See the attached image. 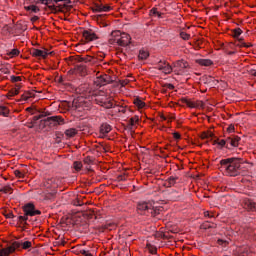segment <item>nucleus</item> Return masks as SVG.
Returning <instances> with one entry per match:
<instances>
[{
  "mask_svg": "<svg viewBox=\"0 0 256 256\" xmlns=\"http://www.w3.org/2000/svg\"><path fill=\"white\" fill-rule=\"evenodd\" d=\"M11 255V252L9 251V247L0 249V256H8Z\"/></svg>",
  "mask_w": 256,
  "mask_h": 256,
  "instance_id": "obj_35",
  "label": "nucleus"
},
{
  "mask_svg": "<svg viewBox=\"0 0 256 256\" xmlns=\"http://www.w3.org/2000/svg\"><path fill=\"white\" fill-rule=\"evenodd\" d=\"M111 9V6L100 3V13H109Z\"/></svg>",
  "mask_w": 256,
  "mask_h": 256,
  "instance_id": "obj_27",
  "label": "nucleus"
},
{
  "mask_svg": "<svg viewBox=\"0 0 256 256\" xmlns=\"http://www.w3.org/2000/svg\"><path fill=\"white\" fill-rule=\"evenodd\" d=\"M233 36L234 37H239L241 35V33H243V30H241V28H237L233 31Z\"/></svg>",
  "mask_w": 256,
  "mask_h": 256,
  "instance_id": "obj_44",
  "label": "nucleus"
},
{
  "mask_svg": "<svg viewBox=\"0 0 256 256\" xmlns=\"http://www.w3.org/2000/svg\"><path fill=\"white\" fill-rule=\"evenodd\" d=\"M8 249L10 254L15 253V251H31L33 249V240L27 238L15 240L8 246Z\"/></svg>",
  "mask_w": 256,
  "mask_h": 256,
  "instance_id": "obj_3",
  "label": "nucleus"
},
{
  "mask_svg": "<svg viewBox=\"0 0 256 256\" xmlns=\"http://www.w3.org/2000/svg\"><path fill=\"white\" fill-rule=\"evenodd\" d=\"M75 61H77L78 63H83L84 57L76 56V57H75Z\"/></svg>",
  "mask_w": 256,
  "mask_h": 256,
  "instance_id": "obj_54",
  "label": "nucleus"
},
{
  "mask_svg": "<svg viewBox=\"0 0 256 256\" xmlns=\"http://www.w3.org/2000/svg\"><path fill=\"white\" fill-rule=\"evenodd\" d=\"M32 23H35V21H39V17L38 16H34L31 18Z\"/></svg>",
  "mask_w": 256,
  "mask_h": 256,
  "instance_id": "obj_59",
  "label": "nucleus"
},
{
  "mask_svg": "<svg viewBox=\"0 0 256 256\" xmlns=\"http://www.w3.org/2000/svg\"><path fill=\"white\" fill-rule=\"evenodd\" d=\"M0 115H2L3 117H8L9 108H7L6 106H0Z\"/></svg>",
  "mask_w": 256,
  "mask_h": 256,
  "instance_id": "obj_30",
  "label": "nucleus"
},
{
  "mask_svg": "<svg viewBox=\"0 0 256 256\" xmlns=\"http://www.w3.org/2000/svg\"><path fill=\"white\" fill-rule=\"evenodd\" d=\"M82 37L85 39L86 43H91V41H97V39H99V36H97L92 29L83 30Z\"/></svg>",
  "mask_w": 256,
  "mask_h": 256,
  "instance_id": "obj_8",
  "label": "nucleus"
},
{
  "mask_svg": "<svg viewBox=\"0 0 256 256\" xmlns=\"http://www.w3.org/2000/svg\"><path fill=\"white\" fill-rule=\"evenodd\" d=\"M94 13H101V3H96L95 6L92 8Z\"/></svg>",
  "mask_w": 256,
  "mask_h": 256,
  "instance_id": "obj_38",
  "label": "nucleus"
},
{
  "mask_svg": "<svg viewBox=\"0 0 256 256\" xmlns=\"http://www.w3.org/2000/svg\"><path fill=\"white\" fill-rule=\"evenodd\" d=\"M218 245H221V247H227L229 245V242L227 240L218 239L217 240Z\"/></svg>",
  "mask_w": 256,
  "mask_h": 256,
  "instance_id": "obj_41",
  "label": "nucleus"
},
{
  "mask_svg": "<svg viewBox=\"0 0 256 256\" xmlns=\"http://www.w3.org/2000/svg\"><path fill=\"white\" fill-rule=\"evenodd\" d=\"M211 81H213V77L208 76V77L206 78V83H211Z\"/></svg>",
  "mask_w": 256,
  "mask_h": 256,
  "instance_id": "obj_60",
  "label": "nucleus"
},
{
  "mask_svg": "<svg viewBox=\"0 0 256 256\" xmlns=\"http://www.w3.org/2000/svg\"><path fill=\"white\" fill-rule=\"evenodd\" d=\"M196 63L202 67H211L213 61L211 59H196Z\"/></svg>",
  "mask_w": 256,
  "mask_h": 256,
  "instance_id": "obj_15",
  "label": "nucleus"
},
{
  "mask_svg": "<svg viewBox=\"0 0 256 256\" xmlns=\"http://www.w3.org/2000/svg\"><path fill=\"white\" fill-rule=\"evenodd\" d=\"M80 253L81 255H84V256H93V254H91L89 251H86V250H81Z\"/></svg>",
  "mask_w": 256,
  "mask_h": 256,
  "instance_id": "obj_53",
  "label": "nucleus"
},
{
  "mask_svg": "<svg viewBox=\"0 0 256 256\" xmlns=\"http://www.w3.org/2000/svg\"><path fill=\"white\" fill-rule=\"evenodd\" d=\"M213 145H219L220 147H227V138L222 140H214Z\"/></svg>",
  "mask_w": 256,
  "mask_h": 256,
  "instance_id": "obj_26",
  "label": "nucleus"
},
{
  "mask_svg": "<svg viewBox=\"0 0 256 256\" xmlns=\"http://www.w3.org/2000/svg\"><path fill=\"white\" fill-rule=\"evenodd\" d=\"M0 193H9V195H11V193H13V188L11 187V185H6L0 189Z\"/></svg>",
  "mask_w": 256,
  "mask_h": 256,
  "instance_id": "obj_24",
  "label": "nucleus"
},
{
  "mask_svg": "<svg viewBox=\"0 0 256 256\" xmlns=\"http://www.w3.org/2000/svg\"><path fill=\"white\" fill-rule=\"evenodd\" d=\"M227 131H228V133H233V132H235V126L230 125V126L228 127Z\"/></svg>",
  "mask_w": 256,
  "mask_h": 256,
  "instance_id": "obj_56",
  "label": "nucleus"
},
{
  "mask_svg": "<svg viewBox=\"0 0 256 256\" xmlns=\"http://www.w3.org/2000/svg\"><path fill=\"white\" fill-rule=\"evenodd\" d=\"M133 103L136 107H138V109H143V107H145V102H143L141 98H135Z\"/></svg>",
  "mask_w": 256,
  "mask_h": 256,
  "instance_id": "obj_23",
  "label": "nucleus"
},
{
  "mask_svg": "<svg viewBox=\"0 0 256 256\" xmlns=\"http://www.w3.org/2000/svg\"><path fill=\"white\" fill-rule=\"evenodd\" d=\"M64 134L67 139H71V138L75 137V135H77V129L69 128V129L65 130Z\"/></svg>",
  "mask_w": 256,
  "mask_h": 256,
  "instance_id": "obj_18",
  "label": "nucleus"
},
{
  "mask_svg": "<svg viewBox=\"0 0 256 256\" xmlns=\"http://www.w3.org/2000/svg\"><path fill=\"white\" fill-rule=\"evenodd\" d=\"M251 75H253L254 77H256V70H251Z\"/></svg>",
  "mask_w": 256,
  "mask_h": 256,
  "instance_id": "obj_64",
  "label": "nucleus"
},
{
  "mask_svg": "<svg viewBox=\"0 0 256 256\" xmlns=\"http://www.w3.org/2000/svg\"><path fill=\"white\" fill-rule=\"evenodd\" d=\"M203 107H205V104L203 103V101L195 102V109H203Z\"/></svg>",
  "mask_w": 256,
  "mask_h": 256,
  "instance_id": "obj_43",
  "label": "nucleus"
},
{
  "mask_svg": "<svg viewBox=\"0 0 256 256\" xmlns=\"http://www.w3.org/2000/svg\"><path fill=\"white\" fill-rule=\"evenodd\" d=\"M150 253H151L152 255H155V253H157V248H152V249H150Z\"/></svg>",
  "mask_w": 256,
  "mask_h": 256,
  "instance_id": "obj_61",
  "label": "nucleus"
},
{
  "mask_svg": "<svg viewBox=\"0 0 256 256\" xmlns=\"http://www.w3.org/2000/svg\"><path fill=\"white\" fill-rule=\"evenodd\" d=\"M173 137L174 139H181V134H179L178 132H174Z\"/></svg>",
  "mask_w": 256,
  "mask_h": 256,
  "instance_id": "obj_57",
  "label": "nucleus"
},
{
  "mask_svg": "<svg viewBox=\"0 0 256 256\" xmlns=\"http://www.w3.org/2000/svg\"><path fill=\"white\" fill-rule=\"evenodd\" d=\"M118 181H127V175L126 174H121L118 176Z\"/></svg>",
  "mask_w": 256,
  "mask_h": 256,
  "instance_id": "obj_50",
  "label": "nucleus"
},
{
  "mask_svg": "<svg viewBox=\"0 0 256 256\" xmlns=\"http://www.w3.org/2000/svg\"><path fill=\"white\" fill-rule=\"evenodd\" d=\"M76 69H77L78 73L81 74L82 76L87 75V66H85V65H77Z\"/></svg>",
  "mask_w": 256,
  "mask_h": 256,
  "instance_id": "obj_21",
  "label": "nucleus"
},
{
  "mask_svg": "<svg viewBox=\"0 0 256 256\" xmlns=\"http://www.w3.org/2000/svg\"><path fill=\"white\" fill-rule=\"evenodd\" d=\"M159 13V11H157V8H152L150 10V15H157Z\"/></svg>",
  "mask_w": 256,
  "mask_h": 256,
  "instance_id": "obj_55",
  "label": "nucleus"
},
{
  "mask_svg": "<svg viewBox=\"0 0 256 256\" xmlns=\"http://www.w3.org/2000/svg\"><path fill=\"white\" fill-rule=\"evenodd\" d=\"M148 57H149V52H147L145 50L139 51L138 59H140V61H145V59H147Z\"/></svg>",
  "mask_w": 256,
  "mask_h": 256,
  "instance_id": "obj_22",
  "label": "nucleus"
},
{
  "mask_svg": "<svg viewBox=\"0 0 256 256\" xmlns=\"http://www.w3.org/2000/svg\"><path fill=\"white\" fill-rule=\"evenodd\" d=\"M111 132V125L105 123L100 126L101 135H107V133Z\"/></svg>",
  "mask_w": 256,
  "mask_h": 256,
  "instance_id": "obj_19",
  "label": "nucleus"
},
{
  "mask_svg": "<svg viewBox=\"0 0 256 256\" xmlns=\"http://www.w3.org/2000/svg\"><path fill=\"white\" fill-rule=\"evenodd\" d=\"M239 252L241 253L240 256H247V253H249V250H247V248H244L239 250Z\"/></svg>",
  "mask_w": 256,
  "mask_h": 256,
  "instance_id": "obj_49",
  "label": "nucleus"
},
{
  "mask_svg": "<svg viewBox=\"0 0 256 256\" xmlns=\"http://www.w3.org/2000/svg\"><path fill=\"white\" fill-rule=\"evenodd\" d=\"M84 163H85V165H92L93 164V159H91V157H86L84 159Z\"/></svg>",
  "mask_w": 256,
  "mask_h": 256,
  "instance_id": "obj_47",
  "label": "nucleus"
},
{
  "mask_svg": "<svg viewBox=\"0 0 256 256\" xmlns=\"http://www.w3.org/2000/svg\"><path fill=\"white\" fill-rule=\"evenodd\" d=\"M110 45H118V47H127L131 45V36L125 32L115 30L109 36Z\"/></svg>",
  "mask_w": 256,
  "mask_h": 256,
  "instance_id": "obj_2",
  "label": "nucleus"
},
{
  "mask_svg": "<svg viewBox=\"0 0 256 256\" xmlns=\"http://www.w3.org/2000/svg\"><path fill=\"white\" fill-rule=\"evenodd\" d=\"M43 117V115L40 116H34V121H39V119H41Z\"/></svg>",
  "mask_w": 256,
  "mask_h": 256,
  "instance_id": "obj_62",
  "label": "nucleus"
},
{
  "mask_svg": "<svg viewBox=\"0 0 256 256\" xmlns=\"http://www.w3.org/2000/svg\"><path fill=\"white\" fill-rule=\"evenodd\" d=\"M180 37L184 41H189V39H191V35H189L187 32H181L180 33Z\"/></svg>",
  "mask_w": 256,
  "mask_h": 256,
  "instance_id": "obj_36",
  "label": "nucleus"
},
{
  "mask_svg": "<svg viewBox=\"0 0 256 256\" xmlns=\"http://www.w3.org/2000/svg\"><path fill=\"white\" fill-rule=\"evenodd\" d=\"M167 89H169L170 91L175 89V86L173 84H167L166 85Z\"/></svg>",
  "mask_w": 256,
  "mask_h": 256,
  "instance_id": "obj_58",
  "label": "nucleus"
},
{
  "mask_svg": "<svg viewBox=\"0 0 256 256\" xmlns=\"http://www.w3.org/2000/svg\"><path fill=\"white\" fill-rule=\"evenodd\" d=\"M108 83H111V77L107 74L97 76L94 80V84L96 85V87H103Z\"/></svg>",
  "mask_w": 256,
  "mask_h": 256,
  "instance_id": "obj_10",
  "label": "nucleus"
},
{
  "mask_svg": "<svg viewBox=\"0 0 256 256\" xmlns=\"http://www.w3.org/2000/svg\"><path fill=\"white\" fill-rule=\"evenodd\" d=\"M23 211L24 214H26L28 217H35V215H41V212L39 210H35V205H33L32 203L24 205Z\"/></svg>",
  "mask_w": 256,
  "mask_h": 256,
  "instance_id": "obj_9",
  "label": "nucleus"
},
{
  "mask_svg": "<svg viewBox=\"0 0 256 256\" xmlns=\"http://www.w3.org/2000/svg\"><path fill=\"white\" fill-rule=\"evenodd\" d=\"M53 199V194L49 193L44 196V201H51Z\"/></svg>",
  "mask_w": 256,
  "mask_h": 256,
  "instance_id": "obj_51",
  "label": "nucleus"
},
{
  "mask_svg": "<svg viewBox=\"0 0 256 256\" xmlns=\"http://www.w3.org/2000/svg\"><path fill=\"white\" fill-rule=\"evenodd\" d=\"M10 79H11L12 83H19V81H21L20 76H11Z\"/></svg>",
  "mask_w": 256,
  "mask_h": 256,
  "instance_id": "obj_46",
  "label": "nucleus"
},
{
  "mask_svg": "<svg viewBox=\"0 0 256 256\" xmlns=\"http://www.w3.org/2000/svg\"><path fill=\"white\" fill-rule=\"evenodd\" d=\"M29 219V216L24 214V216H18L17 221L18 223H21V225H27V220Z\"/></svg>",
  "mask_w": 256,
  "mask_h": 256,
  "instance_id": "obj_25",
  "label": "nucleus"
},
{
  "mask_svg": "<svg viewBox=\"0 0 256 256\" xmlns=\"http://www.w3.org/2000/svg\"><path fill=\"white\" fill-rule=\"evenodd\" d=\"M31 55L33 57H42V59H46V57L49 55V52L40 49H33Z\"/></svg>",
  "mask_w": 256,
  "mask_h": 256,
  "instance_id": "obj_13",
  "label": "nucleus"
},
{
  "mask_svg": "<svg viewBox=\"0 0 256 256\" xmlns=\"http://www.w3.org/2000/svg\"><path fill=\"white\" fill-rule=\"evenodd\" d=\"M238 47H246L248 49L249 47H253V44H247V43L243 42V39H240Z\"/></svg>",
  "mask_w": 256,
  "mask_h": 256,
  "instance_id": "obj_37",
  "label": "nucleus"
},
{
  "mask_svg": "<svg viewBox=\"0 0 256 256\" xmlns=\"http://www.w3.org/2000/svg\"><path fill=\"white\" fill-rule=\"evenodd\" d=\"M74 169L75 171H81V169H83V163L79 162V161H75L73 163Z\"/></svg>",
  "mask_w": 256,
  "mask_h": 256,
  "instance_id": "obj_34",
  "label": "nucleus"
},
{
  "mask_svg": "<svg viewBox=\"0 0 256 256\" xmlns=\"http://www.w3.org/2000/svg\"><path fill=\"white\" fill-rule=\"evenodd\" d=\"M152 204L150 202L141 201L137 204V213L139 215H149Z\"/></svg>",
  "mask_w": 256,
  "mask_h": 256,
  "instance_id": "obj_6",
  "label": "nucleus"
},
{
  "mask_svg": "<svg viewBox=\"0 0 256 256\" xmlns=\"http://www.w3.org/2000/svg\"><path fill=\"white\" fill-rule=\"evenodd\" d=\"M187 67H189V64L184 60H179L174 63V71L178 74L181 73L183 69H187Z\"/></svg>",
  "mask_w": 256,
  "mask_h": 256,
  "instance_id": "obj_11",
  "label": "nucleus"
},
{
  "mask_svg": "<svg viewBox=\"0 0 256 256\" xmlns=\"http://www.w3.org/2000/svg\"><path fill=\"white\" fill-rule=\"evenodd\" d=\"M178 179L179 177L177 176H170L164 183V187H173L177 183Z\"/></svg>",
  "mask_w": 256,
  "mask_h": 256,
  "instance_id": "obj_14",
  "label": "nucleus"
},
{
  "mask_svg": "<svg viewBox=\"0 0 256 256\" xmlns=\"http://www.w3.org/2000/svg\"><path fill=\"white\" fill-rule=\"evenodd\" d=\"M17 55H19V50L17 49H12L9 53L10 57H17Z\"/></svg>",
  "mask_w": 256,
  "mask_h": 256,
  "instance_id": "obj_45",
  "label": "nucleus"
},
{
  "mask_svg": "<svg viewBox=\"0 0 256 256\" xmlns=\"http://www.w3.org/2000/svg\"><path fill=\"white\" fill-rule=\"evenodd\" d=\"M156 15H157L158 19H163V13L158 12V14H156Z\"/></svg>",
  "mask_w": 256,
  "mask_h": 256,
  "instance_id": "obj_63",
  "label": "nucleus"
},
{
  "mask_svg": "<svg viewBox=\"0 0 256 256\" xmlns=\"http://www.w3.org/2000/svg\"><path fill=\"white\" fill-rule=\"evenodd\" d=\"M26 11H32V13H39V7L30 5L25 7Z\"/></svg>",
  "mask_w": 256,
  "mask_h": 256,
  "instance_id": "obj_32",
  "label": "nucleus"
},
{
  "mask_svg": "<svg viewBox=\"0 0 256 256\" xmlns=\"http://www.w3.org/2000/svg\"><path fill=\"white\" fill-rule=\"evenodd\" d=\"M243 163V159L237 157L226 158L220 161L221 170L224 171L228 177L241 175V171L243 170L241 165H243Z\"/></svg>",
  "mask_w": 256,
  "mask_h": 256,
  "instance_id": "obj_1",
  "label": "nucleus"
},
{
  "mask_svg": "<svg viewBox=\"0 0 256 256\" xmlns=\"http://www.w3.org/2000/svg\"><path fill=\"white\" fill-rule=\"evenodd\" d=\"M39 3H41L42 5H47L48 9H50L52 13L57 11V6L51 5V3H53V0H39Z\"/></svg>",
  "mask_w": 256,
  "mask_h": 256,
  "instance_id": "obj_16",
  "label": "nucleus"
},
{
  "mask_svg": "<svg viewBox=\"0 0 256 256\" xmlns=\"http://www.w3.org/2000/svg\"><path fill=\"white\" fill-rule=\"evenodd\" d=\"M226 139H227L226 149H231V147H239V143H241V137L235 134H232L226 137Z\"/></svg>",
  "mask_w": 256,
  "mask_h": 256,
  "instance_id": "obj_7",
  "label": "nucleus"
},
{
  "mask_svg": "<svg viewBox=\"0 0 256 256\" xmlns=\"http://www.w3.org/2000/svg\"><path fill=\"white\" fill-rule=\"evenodd\" d=\"M121 87H125V85H129V79H124L120 81Z\"/></svg>",
  "mask_w": 256,
  "mask_h": 256,
  "instance_id": "obj_52",
  "label": "nucleus"
},
{
  "mask_svg": "<svg viewBox=\"0 0 256 256\" xmlns=\"http://www.w3.org/2000/svg\"><path fill=\"white\" fill-rule=\"evenodd\" d=\"M184 103L185 105H187V107H190L191 109H195V102L185 99Z\"/></svg>",
  "mask_w": 256,
  "mask_h": 256,
  "instance_id": "obj_39",
  "label": "nucleus"
},
{
  "mask_svg": "<svg viewBox=\"0 0 256 256\" xmlns=\"http://www.w3.org/2000/svg\"><path fill=\"white\" fill-rule=\"evenodd\" d=\"M15 95H19V88H13L10 90L7 94L8 99H11V97H15Z\"/></svg>",
  "mask_w": 256,
  "mask_h": 256,
  "instance_id": "obj_28",
  "label": "nucleus"
},
{
  "mask_svg": "<svg viewBox=\"0 0 256 256\" xmlns=\"http://www.w3.org/2000/svg\"><path fill=\"white\" fill-rule=\"evenodd\" d=\"M83 63H89L90 65H96L97 64V58L93 56H85Z\"/></svg>",
  "mask_w": 256,
  "mask_h": 256,
  "instance_id": "obj_20",
  "label": "nucleus"
},
{
  "mask_svg": "<svg viewBox=\"0 0 256 256\" xmlns=\"http://www.w3.org/2000/svg\"><path fill=\"white\" fill-rule=\"evenodd\" d=\"M214 134L212 132H203L201 139H213Z\"/></svg>",
  "mask_w": 256,
  "mask_h": 256,
  "instance_id": "obj_33",
  "label": "nucleus"
},
{
  "mask_svg": "<svg viewBox=\"0 0 256 256\" xmlns=\"http://www.w3.org/2000/svg\"><path fill=\"white\" fill-rule=\"evenodd\" d=\"M161 209L160 208H153V205L150 208L149 215H152V217H157L159 215Z\"/></svg>",
  "mask_w": 256,
  "mask_h": 256,
  "instance_id": "obj_29",
  "label": "nucleus"
},
{
  "mask_svg": "<svg viewBox=\"0 0 256 256\" xmlns=\"http://www.w3.org/2000/svg\"><path fill=\"white\" fill-rule=\"evenodd\" d=\"M173 72V67L171 65L166 64L162 70V73H165V75H169V73Z\"/></svg>",
  "mask_w": 256,
  "mask_h": 256,
  "instance_id": "obj_31",
  "label": "nucleus"
},
{
  "mask_svg": "<svg viewBox=\"0 0 256 256\" xmlns=\"http://www.w3.org/2000/svg\"><path fill=\"white\" fill-rule=\"evenodd\" d=\"M96 105L104 107V109H113V100L107 97V94L103 91H98L93 94Z\"/></svg>",
  "mask_w": 256,
  "mask_h": 256,
  "instance_id": "obj_4",
  "label": "nucleus"
},
{
  "mask_svg": "<svg viewBox=\"0 0 256 256\" xmlns=\"http://www.w3.org/2000/svg\"><path fill=\"white\" fill-rule=\"evenodd\" d=\"M136 123H139V116H134L128 120L129 131H133V127H135Z\"/></svg>",
  "mask_w": 256,
  "mask_h": 256,
  "instance_id": "obj_17",
  "label": "nucleus"
},
{
  "mask_svg": "<svg viewBox=\"0 0 256 256\" xmlns=\"http://www.w3.org/2000/svg\"><path fill=\"white\" fill-rule=\"evenodd\" d=\"M65 123V120L61 116H51L44 120H41V125L43 127H46V125H52L55 127L56 125H63Z\"/></svg>",
  "mask_w": 256,
  "mask_h": 256,
  "instance_id": "obj_5",
  "label": "nucleus"
},
{
  "mask_svg": "<svg viewBox=\"0 0 256 256\" xmlns=\"http://www.w3.org/2000/svg\"><path fill=\"white\" fill-rule=\"evenodd\" d=\"M243 207L247 209V211H256V204L250 199H244Z\"/></svg>",
  "mask_w": 256,
  "mask_h": 256,
  "instance_id": "obj_12",
  "label": "nucleus"
},
{
  "mask_svg": "<svg viewBox=\"0 0 256 256\" xmlns=\"http://www.w3.org/2000/svg\"><path fill=\"white\" fill-rule=\"evenodd\" d=\"M166 65H167V62L160 61L158 62L156 68H158L159 71H163Z\"/></svg>",
  "mask_w": 256,
  "mask_h": 256,
  "instance_id": "obj_40",
  "label": "nucleus"
},
{
  "mask_svg": "<svg viewBox=\"0 0 256 256\" xmlns=\"http://www.w3.org/2000/svg\"><path fill=\"white\" fill-rule=\"evenodd\" d=\"M4 217H6V219H14L15 215H13V212H8L4 214Z\"/></svg>",
  "mask_w": 256,
  "mask_h": 256,
  "instance_id": "obj_48",
  "label": "nucleus"
},
{
  "mask_svg": "<svg viewBox=\"0 0 256 256\" xmlns=\"http://www.w3.org/2000/svg\"><path fill=\"white\" fill-rule=\"evenodd\" d=\"M14 175H16V177H18L19 179H23L25 177V174L20 170H15Z\"/></svg>",
  "mask_w": 256,
  "mask_h": 256,
  "instance_id": "obj_42",
  "label": "nucleus"
}]
</instances>
